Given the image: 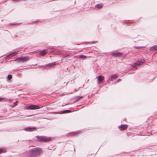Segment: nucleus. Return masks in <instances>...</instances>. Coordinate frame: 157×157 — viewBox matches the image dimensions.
<instances>
[{
    "instance_id": "1",
    "label": "nucleus",
    "mask_w": 157,
    "mask_h": 157,
    "mask_svg": "<svg viewBox=\"0 0 157 157\" xmlns=\"http://www.w3.org/2000/svg\"><path fill=\"white\" fill-rule=\"evenodd\" d=\"M42 153V150L40 147L34 148L30 151V154L32 156H34L36 155H39Z\"/></svg>"
},
{
    "instance_id": "2",
    "label": "nucleus",
    "mask_w": 157,
    "mask_h": 157,
    "mask_svg": "<svg viewBox=\"0 0 157 157\" xmlns=\"http://www.w3.org/2000/svg\"><path fill=\"white\" fill-rule=\"evenodd\" d=\"M37 139L40 142L44 141L45 142H49L51 140L50 138H48L45 136H39L36 137Z\"/></svg>"
},
{
    "instance_id": "3",
    "label": "nucleus",
    "mask_w": 157,
    "mask_h": 157,
    "mask_svg": "<svg viewBox=\"0 0 157 157\" xmlns=\"http://www.w3.org/2000/svg\"><path fill=\"white\" fill-rule=\"evenodd\" d=\"M40 107L37 105H31L26 107V109H40Z\"/></svg>"
},
{
    "instance_id": "4",
    "label": "nucleus",
    "mask_w": 157,
    "mask_h": 157,
    "mask_svg": "<svg viewBox=\"0 0 157 157\" xmlns=\"http://www.w3.org/2000/svg\"><path fill=\"white\" fill-rule=\"evenodd\" d=\"M123 53L120 52H115L111 53L112 56L115 57H120L122 56Z\"/></svg>"
},
{
    "instance_id": "5",
    "label": "nucleus",
    "mask_w": 157,
    "mask_h": 157,
    "mask_svg": "<svg viewBox=\"0 0 157 157\" xmlns=\"http://www.w3.org/2000/svg\"><path fill=\"white\" fill-rule=\"evenodd\" d=\"M17 60L18 61H22V62H24L28 60L29 59L27 57H21L18 58L17 59Z\"/></svg>"
},
{
    "instance_id": "6",
    "label": "nucleus",
    "mask_w": 157,
    "mask_h": 157,
    "mask_svg": "<svg viewBox=\"0 0 157 157\" xmlns=\"http://www.w3.org/2000/svg\"><path fill=\"white\" fill-rule=\"evenodd\" d=\"M144 63V60H142L141 61H138L136 63H134L133 64V66L134 67H136L137 66L141 65Z\"/></svg>"
},
{
    "instance_id": "7",
    "label": "nucleus",
    "mask_w": 157,
    "mask_h": 157,
    "mask_svg": "<svg viewBox=\"0 0 157 157\" xmlns=\"http://www.w3.org/2000/svg\"><path fill=\"white\" fill-rule=\"evenodd\" d=\"M104 79V77L102 75H99L98 77V82L99 83L103 82V81Z\"/></svg>"
},
{
    "instance_id": "8",
    "label": "nucleus",
    "mask_w": 157,
    "mask_h": 157,
    "mask_svg": "<svg viewBox=\"0 0 157 157\" xmlns=\"http://www.w3.org/2000/svg\"><path fill=\"white\" fill-rule=\"evenodd\" d=\"M128 125L127 124L121 125L120 126H119L118 128H120L121 130H125L126 129L128 128Z\"/></svg>"
},
{
    "instance_id": "9",
    "label": "nucleus",
    "mask_w": 157,
    "mask_h": 157,
    "mask_svg": "<svg viewBox=\"0 0 157 157\" xmlns=\"http://www.w3.org/2000/svg\"><path fill=\"white\" fill-rule=\"evenodd\" d=\"M36 129V128H30L24 129V130L26 131L32 132L35 131Z\"/></svg>"
},
{
    "instance_id": "10",
    "label": "nucleus",
    "mask_w": 157,
    "mask_h": 157,
    "mask_svg": "<svg viewBox=\"0 0 157 157\" xmlns=\"http://www.w3.org/2000/svg\"><path fill=\"white\" fill-rule=\"evenodd\" d=\"M117 78V76L116 75H113L111 77V80L113 81L116 79Z\"/></svg>"
},
{
    "instance_id": "11",
    "label": "nucleus",
    "mask_w": 157,
    "mask_h": 157,
    "mask_svg": "<svg viewBox=\"0 0 157 157\" xmlns=\"http://www.w3.org/2000/svg\"><path fill=\"white\" fill-rule=\"evenodd\" d=\"M150 49L151 51H155L157 50V45H154L153 47L150 48Z\"/></svg>"
},
{
    "instance_id": "12",
    "label": "nucleus",
    "mask_w": 157,
    "mask_h": 157,
    "mask_svg": "<svg viewBox=\"0 0 157 157\" xmlns=\"http://www.w3.org/2000/svg\"><path fill=\"white\" fill-rule=\"evenodd\" d=\"M56 64L55 62H53L52 63H50L49 64H47L46 66L48 67H50L55 65Z\"/></svg>"
},
{
    "instance_id": "13",
    "label": "nucleus",
    "mask_w": 157,
    "mask_h": 157,
    "mask_svg": "<svg viewBox=\"0 0 157 157\" xmlns=\"http://www.w3.org/2000/svg\"><path fill=\"white\" fill-rule=\"evenodd\" d=\"M48 52L47 50H44L41 52L40 54L41 55H44L45 54Z\"/></svg>"
},
{
    "instance_id": "14",
    "label": "nucleus",
    "mask_w": 157,
    "mask_h": 157,
    "mask_svg": "<svg viewBox=\"0 0 157 157\" xmlns=\"http://www.w3.org/2000/svg\"><path fill=\"white\" fill-rule=\"evenodd\" d=\"M95 7L98 8L99 9L102 8V4H98L96 5L95 6Z\"/></svg>"
},
{
    "instance_id": "15",
    "label": "nucleus",
    "mask_w": 157,
    "mask_h": 157,
    "mask_svg": "<svg viewBox=\"0 0 157 157\" xmlns=\"http://www.w3.org/2000/svg\"><path fill=\"white\" fill-rule=\"evenodd\" d=\"M71 111L70 110H65L63 111L61 113H71Z\"/></svg>"
},
{
    "instance_id": "16",
    "label": "nucleus",
    "mask_w": 157,
    "mask_h": 157,
    "mask_svg": "<svg viewBox=\"0 0 157 157\" xmlns=\"http://www.w3.org/2000/svg\"><path fill=\"white\" fill-rule=\"evenodd\" d=\"M6 151L4 149L0 148V154L3 153H5Z\"/></svg>"
},
{
    "instance_id": "17",
    "label": "nucleus",
    "mask_w": 157,
    "mask_h": 157,
    "mask_svg": "<svg viewBox=\"0 0 157 157\" xmlns=\"http://www.w3.org/2000/svg\"><path fill=\"white\" fill-rule=\"evenodd\" d=\"M7 78L8 79L10 80L12 78V76L11 75H9L8 76Z\"/></svg>"
},
{
    "instance_id": "18",
    "label": "nucleus",
    "mask_w": 157,
    "mask_h": 157,
    "mask_svg": "<svg viewBox=\"0 0 157 157\" xmlns=\"http://www.w3.org/2000/svg\"><path fill=\"white\" fill-rule=\"evenodd\" d=\"M79 56L81 58H86L87 57L86 56L82 55H80Z\"/></svg>"
},
{
    "instance_id": "19",
    "label": "nucleus",
    "mask_w": 157,
    "mask_h": 157,
    "mask_svg": "<svg viewBox=\"0 0 157 157\" xmlns=\"http://www.w3.org/2000/svg\"><path fill=\"white\" fill-rule=\"evenodd\" d=\"M4 99V98H0V101H2Z\"/></svg>"
},
{
    "instance_id": "20",
    "label": "nucleus",
    "mask_w": 157,
    "mask_h": 157,
    "mask_svg": "<svg viewBox=\"0 0 157 157\" xmlns=\"http://www.w3.org/2000/svg\"><path fill=\"white\" fill-rule=\"evenodd\" d=\"M83 97L82 96L80 97L78 99H77L78 100H79L80 99L82 98Z\"/></svg>"
},
{
    "instance_id": "21",
    "label": "nucleus",
    "mask_w": 157,
    "mask_h": 157,
    "mask_svg": "<svg viewBox=\"0 0 157 157\" xmlns=\"http://www.w3.org/2000/svg\"><path fill=\"white\" fill-rule=\"evenodd\" d=\"M121 81V79H119L118 80V82H119L120 81Z\"/></svg>"
},
{
    "instance_id": "22",
    "label": "nucleus",
    "mask_w": 157,
    "mask_h": 157,
    "mask_svg": "<svg viewBox=\"0 0 157 157\" xmlns=\"http://www.w3.org/2000/svg\"><path fill=\"white\" fill-rule=\"evenodd\" d=\"M15 55V54H13V55H12V56H14Z\"/></svg>"
},
{
    "instance_id": "23",
    "label": "nucleus",
    "mask_w": 157,
    "mask_h": 157,
    "mask_svg": "<svg viewBox=\"0 0 157 157\" xmlns=\"http://www.w3.org/2000/svg\"><path fill=\"white\" fill-rule=\"evenodd\" d=\"M78 98V97H77V98H76V99H77V98Z\"/></svg>"
}]
</instances>
